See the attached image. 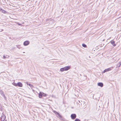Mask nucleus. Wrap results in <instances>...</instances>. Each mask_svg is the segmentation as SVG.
<instances>
[{
    "label": "nucleus",
    "instance_id": "11",
    "mask_svg": "<svg viewBox=\"0 0 121 121\" xmlns=\"http://www.w3.org/2000/svg\"><path fill=\"white\" fill-rule=\"evenodd\" d=\"M112 45L114 46H116V44L115 43V42L114 41H110Z\"/></svg>",
    "mask_w": 121,
    "mask_h": 121
},
{
    "label": "nucleus",
    "instance_id": "7",
    "mask_svg": "<svg viewBox=\"0 0 121 121\" xmlns=\"http://www.w3.org/2000/svg\"><path fill=\"white\" fill-rule=\"evenodd\" d=\"M111 70V68H109L104 70L102 72L103 73H104L110 71Z\"/></svg>",
    "mask_w": 121,
    "mask_h": 121
},
{
    "label": "nucleus",
    "instance_id": "9",
    "mask_svg": "<svg viewBox=\"0 0 121 121\" xmlns=\"http://www.w3.org/2000/svg\"><path fill=\"white\" fill-rule=\"evenodd\" d=\"M97 85L98 86L100 87H102L103 86V83L102 82H99L98 83Z\"/></svg>",
    "mask_w": 121,
    "mask_h": 121
},
{
    "label": "nucleus",
    "instance_id": "8",
    "mask_svg": "<svg viewBox=\"0 0 121 121\" xmlns=\"http://www.w3.org/2000/svg\"><path fill=\"white\" fill-rule=\"evenodd\" d=\"M18 86L19 87H21L22 86V83L20 82H18L17 83V86Z\"/></svg>",
    "mask_w": 121,
    "mask_h": 121
},
{
    "label": "nucleus",
    "instance_id": "17",
    "mask_svg": "<svg viewBox=\"0 0 121 121\" xmlns=\"http://www.w3.org/2000/svg\"><path fill=\"white\" fill-rule=\"evenodd\" d=\"M2 12L3 13H5V12H6V11L4 10H3Z\"/></svg>",
    "mask_w": 121,
    "mask_h": 121
},
{
    "label": "nucleus",
    "instance_id": "23",
    "mask_svg": "<svg viewBox=\"0 0 121 121\" xmlns=\"http://www.w3.org/2000/svg\"><path fill=\"white\" fill-rule=\"evenodd\" d=\"M6 121V120L5 121Z\"/></svg>",
    "mask_w": 121,
    "mask_h": 121
},
{
    "label": "nucleus",
    "instance_id": "18",
    "mask_svg": "<svg viewBox=\"0 0 121 121\" xmlns=\"http://www.w3.org/2000/svg\"><path fill=\"white\" fill-rule=\"evenodd\" d=\"M25 82L26 83L27 85H29V83L27 82Z\"/></svg>",
    "mask_w": 121,
    "mask_h": 121
},
{
    "label": "nucleus",
    "instance_id": "14",
    "mask_svg": "<svg viewBox=\"0 0 121 121\" xmlns=\"http://www.w3.org/2000/svg\"><path fill=\"white\" fill-rule=\"evenodd\" d=\"M82 46L84 48H86L87 47L86 45L84 44H82Z\"/></svg>",
    "mask_w": 121,
    "mask_h": 121
},
{
    "label": "nucleus",
    "instance_id": "19",
    "mask_svg": "<svg viewBox=\"0 0 121 121\" xmlns=\"http://www.w3.org/2000/svg\"><path fill=\"white\" fill-rule=\"evenodd\" d=\"M42 95L44 96H45L46 95V94L44 93H43V95Z\"/></svg>",
    "mask_w": 121,
    "mask_h": 121
},
{
    "label": "nucleus",
    "instance_id": "3",
    "mask_svg": "<svg viewBox=\"0 0 121 121\" xmlns=\"http://www.w3.org/2000/svg\"><path fill=\"white\" fill-rule=\"evenodd\" d=\"M71 117L72 119H75L76 117V114H72L71 115Z\"/></svg>",
    "mask_w": 121,
    "mask_h": 121
},
{
    "label": "nucleus",
    "instance_id": "13",
    "mask_svg": "<svg viewBox=\"0 0 121 121\" xmlns=\"http://www.w3.org/2000/svg\"><path fill=\"white\" fill-rule=\"evenodd\" d=\"M28 86L31 88L32 89L34 86L31 84L29 83Z\"/></svg>",
    "mask_w": 121,
    "mask_h": 121
},
{
    "label": "nucleus",
    "instance_id": "4",
    "mask_svg": "<svg viewBox=\"0 0 121 121\" xmlns=\"http://www.w3.org/2000/svg\"><path fill=\"white\" fill-rule=\"evenodd\" d=\"M56 115V116L58 117H61L60 115L58 112H56L54 111L53 112Z\"/></svg>",
    "mask_w": 121,
    "mask_h": 121
},
{
    "label": "nucleus",
    "instance_id": "20",
    "mask_svg": "<svg viewBox=\"0 0 121 121\" xmlns=\"http://www.w3.org/2000/svg\"><path fill=\"white\" fill-rule=\"evenodd\" d=\"M18 24L19 25H20L21 26H22V24H19V23Z\"/></svg>",
    "mask_w": 121,
    "mask_h": 121
},
{
    "label": "nucleus",
    "instance_id": "22",
    "mask_svg": "<svg viewBox=\"0 0 121 121\" xmlns=\"http://www.w3.org/2000/svg\"><path fill=\"white\" fill-rule=\"evenodd\" d=\"M25 53V52H23V53Z\"/></svg>",
    "mask_w": 121,
    "mask_h": 121
},
{
    "label": "nucleus",
    "instance_id": "5",
    "mask_svg": "<svg viewBox=\"0 0 121 121\" xmlns=\"http://www.w3.org/2000/svg\"><path fill=\"white\" fill-rule=\"evenodd\" d=\"M30 42L28 41H26L24 42L23 43L24 45L26 46L29 44Z\"/></svg>",
    "mask_w": 121,
    "mask_h": 121
},
{
    "label": "nucleus",
    "instance_id": "12",
    "mask_svg": "<svg viewBox=\"0 0 121 121\" xmlns=\"http://www.w3.org/2000/svg\"><path fill=\"white\" fill-rule=\"evenodd\" d=\"M121 65V62H120L117 65V68H118L120 67Z\"/></svg>",
    "mask_w": 121,
    "mask_h": 121
},
{
    "label": "nucleus",
    "instance_id": "1",
    "mask_svg": "<svg viewBox=\"0 0 121 121\" xmlns=\"http://www.w3.org/2000/svg\"><path fill=\"white\" fill-rule=\"evenodd\" d=\"M71 68L70 66H68L65 67H64L61 68L60 69V71L61 72H62L64 71H67L69 69Z\"/></svg>",
    "mask_w": 121,
    "mask_h": 121
},
{
    "label": "nucleus",
    "instance_id": "10",
    "mask_svg": "<svg viewBox=\"0 0 121 121\" xmlns=\"http://www.w3.org/2000/svg\"><path fill=\"white\" fill-rule=\"evenodd\" d=\"M43 92H40L39 93V97L40 98H42V96L43 95Z\"/></svg>",
    "mask_w": 121,
    "mask_h": 121
},
{
    "label": "nucleus",
    "instance_id": "16",
    "mask_svg": "<svg viewBox=\"0 0 121 121\" xmlns=\"http://www.w3.org/2000/svg\"><path fill=\"white\" fill-rule=\"evenodd\" d=\"M75 121H80L79 119H76L75 120Z\"/></svg>",
    "mask_w": 121,
    "mask_h": 121
},
{
    "label": "nucleus",
    "instance_id": "2",
    "mask_svg": "<svg viewBox=\"0 0 121 121\" xmlns=\"http://www.w3.org/2000/svg\"><path fill=\"white\" fill-rule=\"evenodd\" d=\"M5 116L3 113L2 114L1 117V121H4L5 118Z\"/></svg>",
    "mask_w": 121,
    "mask_h": 121
},
{
    "label": "nucleus",
    "instance_id": "21",
    "mask_svg": "<svg viewBox=\"0 0 121 121\" xmlns=\"http://www.w3.org/2000/svg\"><path fill=\"white\" fill-rule=\"evenodd\" d=\"M3 58L4 59H5L6 58V57L5 56H3Z\"/></svg>",
    "mask_w": 121,
    "mask_h": 121
},
{
    "label": "nucleus",
    "instance_id": "15",
    "mask_svg": "<svg viewBox=\"0 0 121 121\" xmlns=\"http://www.w3.org/2000/svg\"><path fill=\"white\" fill-rule=\"evenodd\" d=\"M12 84H13V85L14 86H17V83H12Z\"/></svg>",
    "mask_w": 121,
    "mask_h": 121
},
{
    "label": "nucleus",
    "instance_id": "6",
    "mask_svg": "<svg viewBox=\"0 0 121 121\" xmlns=\"http://www.w3.org/2000/svg\"><path fill=\"white\" fill-rule=\"evenodd\" d=\"M0 94L2 95L4 97V99H6V97L4 95V94L3 92L1 90L0 91Z\"/></svg>",
    "mask_w": 121,
    "mask_h": 121
}]
</instances>
